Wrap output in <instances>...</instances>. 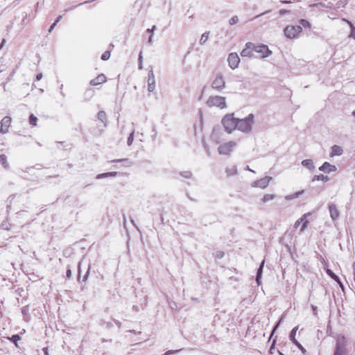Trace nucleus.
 <instances>
[{
    "instance_id": "nucleus-1",
    "label": "nucleus",
    "mask_w": 355,
    "mask_h": 355,
    "mask_svg": "<svg viewBox=\"0 0 355 355\" xmlns=\"http://www.w3.org/2000/svg\"><path fill=\"white\" fill-rule=\"evenodd\" d=\"M254 123V116L253 114H249L243 119H238L236 129L243 133L249 134L252 130V126Z\"/></svg>"
},
{
    "instance_id": "nucleus-2",
    "label": "nucleus",
    "mask_w": 355,
    "mask_h": 355,
    "mask_svg": "<svg viewBox=\"0 0 355 355\" xmlns=\"http://www.w3.org/2000/svg\"><path fill=\"white\" fill-rule=\"evenodd\" d=\"M238 119L235 118L234 114H227L223 116L221 123L224 130L229 134L233 132L236 129Z\"/></svg>"
},
{
    "instance_id": "nucleus-3",
    "label": "nucleus",
    "mask_w": 355,
    "mask_h": 355,
    "mask_svg": "<svg viewBox=\"0 0 355 355\" xmlns=\"http://www.w3.org/2000/svg\"><path fill=\"white\" fill-rule=\"evenodd\" d=\"M206 105L209 107L225 109L227 107L226 98L218 95L210 96L206 101Z\"/></svg>"
},
{
    "instance_id": "nucleus-4",
    "label": "nucleus",
    "mask_w": 355,
    "mask_h": 355,
    "mask_svg": "<svg viewBox=\"0 0 355 355\" xmlns=\"http://www.w3.org/2000/svg\"><path fill=\"white\" fill-rule=\"evenodd\" d=\"M349 344V339L342 334H339L336 338V346L334 352L347 355V347Z\"/></svg>"
},
{
    "instance_id": "nucleus-5",
    "label": "nucleus",
    "mask_w": 355,
    "mask_h": 355,
    "mask_svg": "<svg viewBox=\"0 0 355 355\" xmlns=\"http://www.w3.org/2000/svg\"><path fill=\"white\" fill-rule=\"evenodd\" d=\"M237 146V142L234 141H229L219 145L218 152L220 155H230L232 152Z\"/></svg>"
},
{
    "instance_id": "nucleus-6",
    "label": "nucleus",
    "mask_w": 355,
    "mask_h": 355,
    "mask_svg": "<svg viewBox=\"0 0 355 355\" xmlns=\"http://www.w3.org/2000/svg\"><path fill=\"white\" fill-rule=\"evenodd\" d=\"M211 88L218 91L221 92L226 87V83L224 76L221 73L216 75L211 84Z\"/></svg>"
},
{
    "instance_id": "nucleus-7",
    "label": "nucleus",
    "mask_w": 355,
    "mask_h": 355,
    "mask_svg": "<svg viewBox=\"0 0 355 355\" xmlns=\"http://www.w3.org/2000/svg\"><path fill=\"white\" fill-rule=\"evenodd\" d=\"M302 31V26L300 25L296 26H287L284 30V35L287 38L293 39L296 37Z\"/></svg>"
},
{
    "instance_id": "nucleus-8",
    "label": "nucleus",
    "mask_w": 355,
    "mask_h": 355,
    "mask_svg": "<svg viewBox=\"0 0 355 355\" xmlns=\"http://www.w3.org/2000/svg\"><path fill=\"white\" fill-rule=\"evenodd\" d=\"M272 179V177L266 176L252 182L251 187L254 188H260L261 189H264L268 187Z\"/></svg>"
},
{
    "instance_id": "nucleus-9",
    "label": "nucleus",
    "mask_w": 355,
    "mask_h": 355,
    "mask_svg": "<svg viewBox=\"0 0 355 355\" xmlns=\"http://www.w3.org/2000/svg\"><path fill=\"white\" fill-rule=\"evenodd\" d=\"M254 51L259 53L260 57L262 58H268L272 54V51L268 49V46L264 44L254 45Z\"/></svg>"
},
{
    "instance_id": "nucleus-10",
    "label": "nucleus",
    "mask_w": 355,
    "mask_h": 355,
    "mask_svg": "<svg viewBox=\"0 0 355 355\" xmlns=\"http://www.w3.org/2000/svg\"><path fill=\"white\" fill-rule=\"evenodd\" d=\"M228 64L230 68L234 69L238 67L240 58L236 53H231L228 56Z\"/></svg>"
},
{
    "instance_id": "nucleus-11",
    "label": "nucleus",
    "mask_w": 355,
    "mask_h": 355,
    "mask_svg": "<svg viewBox=\"0 0 355 355\" xmlns=\"http://www.w3.org/2000/svg\"><path fill=\"white\" fill-rule=\"evenodd\" d=\"M156 83L155 78L153 70L148 72V90L149 92H153L155 89Z\"/></svg>"
},
{
    "instance_id": "nucleus-12",
    "label": "nucleus",
    "mask_w": 355,
    "mask_h": 355,
    "mask_svg": "<svg viewBox=\"0 0 355 355\" xmlns=\"http://www.w3.org/2000/svg\"><path fill=\"white\" fill-rule=\"evenodd\" d=\"M254 44L252 42H247L245 44V48L242 50L241 52V55L242 57H252V51H254Z\"/></svg>"
},
{
    "instance_id": "nucleus-13",
    "label": "nucleus",
    "mask_w": 355,
    "mask_h": 355,
    "mask_svg": "<svg viewBox=\"0 0 355 355\" xmlns=\"http://www.w3.org/2000/svg\"><path fill=\"white\" fill-rule=\"evenodd\" d=\"M330 218L333 221H336L340 216V212L334 204H329L328 205Z\"/></svg>"
},
{
    "instance_id": "nucleus-14",
    "label": "nucleus",
    "mask_w": 355,
    "mask_h": 355,
    "mask_svg": "<svg viewBox=\"0 0 355 355\" xmlns=\"http://www.w3.org/2000/svg\"><path fill=\"white\" fill-rule=\"evenodd\" d=\"M319 170L326 173H330L331 172H336L337 167L335 165H332L329 162H325L320 168Z\"/></svg>"
},
{
    "instance_id": "nucleus-15",
    "label": "nucleus",
    "mask_w": 355,
    "mask_h": 355,
    "mask_svg": "<svg viewBox=\"0 0 355 355\" xmlns=\"http://www.w3.org/2000/svg\"><path fill=\"white\" fill-rule=\"evenodd\" d=\"M107 78L105 77V76L103 73L98 75L97 77H96L95 78L92 79L91 81H90V85H93V86H96V85H98L101 83H103L106 81Z\"/></svg>"
},
{
    "instance_id": "nucleus-16",
    "label": "nucleus",
    "mask_w": 355,
    "mask_h": 355,
    "mask_svg": "<svg viewBox=\"0 0 355 355\" xmlns=\"http://www.w3.org/2000/svg\"><path fill=\"white\" fill-rule=\"evenodd\" d=\"M343 153V150L342 147H340L339 146L334 145L331 148V153H330L331 157H334L336 155L339 156V155H341Z\"/></svg>"
},
{
    "instance_id": "nucleus-17",
    "label": "nucleus",
    "mask_w": 355,
    "mask_h": 355,
    "mask_svg": "<svg viewBox=\"0 0 355 355\" xmlns=\"http://www.w3.org/2000/svg\"><path fill=\"white\" fill-rule=\"evenodd\" d=\"M11 122H12V119L8 116H6L4 118H3V119L1 121V125L2 126L3 130H5V128H6V130H7V132H8V128L10 126Z\"/></svg>"
},
{
    "instance_id": "nucleus-18",
    "label": "nucleus",
    "mask_w": 355,
    "mask_h": 355,
    "mask_svg": "<svg viewBox=\"0 0 355 355\" xmlns=\"http://www.w3.org/2000/svg\"><path fill=\"white\" fill-rule=\"evenodd\" d=\"M302 165L311 171H313L315 168V166L312 159H304L302 162Z\"/></svg>"
},
{
    "instance_id": "nucleus-19",
    "label": "nucleus",
    "mask_w": 355,
    "mask_h": 355,
    "mask_svg": "<svg viewBox=\"0 0 355 355\" xmlns=\"http://www.w3.org/2000/svg\"><path fill=\"white\" fill-rule=\"evenodd\" d=\"M263 266H264V261H262V263H261L260 266L259 267V268L257 270L256 282H257L258 286L261 285V276H262Z\"/></svg>"
},
{
    "instance_id": "nucleus-20",
    "label": "nucleus",
    "mask_w": 355,
    "mask_h": 355,
    "mask_svg": "<svg viewBox=\"0 0 355 355\" xmlns=\"http://www.w3.org/2000/svg\"><path fill=\"white\" fill-rule=\"evenodd\" d=\"M311 215V213H306L304 214L300 218H303L304 220L302 221V227L300 228V232H302L306 228L307 224L309 223L307 220V217Z\"/></svg>"
},
{
    "instance_id": "nucleus-21",
    "label": "nucleus",
    "mask_w": 355,
    "mask_h": 355,
    "mask_svg": "<svg viewBox=\"0 0 355 355\" xmlns=\"http://www.w3.org/2000/svg\"><path fill=\"white\" fill-rule=\"evenodd\" d=\"M303 193H304V190H302V191L295 192V193H293V194H291V195H287V196H285V200H288V201L294 200V199L297 198L298 197H300Z\"/></svg>"
},
{
    "instance_id": "nucleus-22",
    "label": "nucleus",
    "mask_w": 355,
    "mask_h": 355,
    "mask_svg": "<svg viewBox=\"0 0 355 355\" xmlns=\"http://www.w3.org/2000/svg\"><path fill=\"white\" fill-rule=\"evenodd\" d=\"M219 133H220V131L216 130H214L211 133V140L214 141L216 144H218L221 140L219 137Z\"/></svg>"
},
{
    "instance_id": "nucleus-23",
    "label": "nucleus",
    "mask_w": 355,
    "mask_h": 355,
    "mask_svg": "<svg viewBox=\"0 0 355 355\" xmlns=\"http://www.w3.org/2000/svg\"><path fill=\"white\" fill-rule=\"evenodd\" d=\"M118 174L117 172H109V173H104L97 175L96 179H102L105 178H109V177H115Z\"/></svg>"
},
{
    "instance_id": "nucleus-24",
    "label": "nucleus",
    "mask_w": 355,
    "mask_h": 355,
    "mask_svg": "<svg viewBox=\"0 0 355 355\" xmlns=\"http://www.w3.org/2000/svg\"><path fill=\"white\" fill-rule=\"evenodd\" d=\"M275 198H276V195H275V194L266 193V194L263 195V196L261 199V201L263 203H266L270 200H274Z\"/></svg>"
},
{
    "instance_id": "nucleus-25",
    "label": "nucleus",
    "mask_w": 355,
    "mask_h": 355,
    "mask_svg": "<svg viewBox=\"0 0 355 355\" xmlns=\"http://www.w3.org/2000/svg\"><path fill=\"white\" fill-rule=\"evenodd\" d=\"M97 118L99 121L104 123L105 126L106 125L107 116L104 111H99L97 114Z\"/></svg>"
},
{
    "instance_id": "nucleus-26",
    "label": "nucleus",
    "mask_w": 355,
    "mask_h": 355,
    "mask_svg": "<svg viewBox=\"0 0 355 355\" xmlns=\"http://www.w3.org/2000/svg\"><path fill=\"white\" fill-rule=\"evenodd\" d=\"M329 178L328 176L324 175H314L312 181H323L324 182L329 181Z\"/></svg>"
},
{
    "instance_id": "nucleus-27",
    "label": "nucleus",
    "mask_w": 355,
    "mask_h": 355,
    "mask_svg": "<svg viewBox=\"0 0 355 355\" xmlns=\"http://www.w3.org/2000/svg\"><path fill=\"white\" fill-rule=\"evenodd\" d=\"M0 164H1L5 168H9L7 157L5 155H0Z\"/></svg>"
},
{
    "instance_id": "nucleus-28",
    "label": "nucleus",
    "mask_w": 355,
    "mask_h": 355,
    "mask_svg": "<svg viewBox=\"0 0 355 355\" xmlns=\"http://www.w3.org/2000/svg\"><path fill=\"white\" fill-rule=\"evenodd\" d=\"M327 273L329 277H331L334 280L338 282L340 286L342 285L339 277L336 275H335L330 269L327 270Z\"/></svg>"
},
{
    "instance_id": "nucleus-29",
    "label": "nucleus",
    "mask_w": 355,
    "mask_h": 355,
    "mask_svg": "<svg viewBox=\"0 0 355 355\" xmlns=\"http://www.w3.org/2000/svg\"><path fill=\"white\" fill-rule=\"evenodd\" d=\"M226 173L228 176L234 175L237 173V168L235 166H232L226 169Z\"/></svg>"
},
{
    "instance_id": "nucleus-30",
    "label": "nucleus",
    "mask_w": 355,
    "mask_h": 355,
    "mask_svg": "<svg viewBox=\"0 0 355 355\" xmlns=\"http://www.w3.org/2000/svg\"><path fill=\"white\" fill-rule=\"evenodd\" d=\"M297 329H298V326H296L292 329V331L290 333V339L293 342V343H294L295 341H297L295 339V335H296V332H297Z\"/></svg>"
},
{
    "instance_id": "nucleus-31",
    "label": "nucleus",
    "mask_w": 355,
    "mask_h": 355,
    "mask_svg": "<svg viewBox=\"0 0 355 355\" xmlns=\"http://www.w3.org/2000/svg\"><path fill=\"white\" fill-rule=\"evenodd\" d=\"M209 32H205L202 35H201V37L200 39V44L201 45H203L204 44H205V42L207 41L208 38H209Z\"/></svg>"
},
{
    "instance_id": "nucleus-32",
    "label": "nucleus",
    "mask_w": 355,
    "mask_h": 355,
    "mask_svg": "<svg viewBox=\"0 0 355 355\" xmlns=\"http://www.w3.org/2000/svg\"><path fill=\"white\" fill-rule=\"evenodd\" d=\"M345 21H346L349 26L351 27V33H350V37L354 38L355 40V27L353 26L352 23L347 19H343Z\"/></svg>"
},
{
    "instance_id": "nucleus-33",
    "label": "nucleus",
    "mask_w": 355,
    "mask_h": 355,
    "mask_svg": "<svg viewBox=\"0 0 355 355\" xmlns=\"http://www.w3.org/2000/svg\"><path fill=\"white\" fill-rule=\"evenodd\" d=\"M37 118L33 114H31L29 116V123L32 126H36L37 122Z\"/></svg>"
},
{
    "instance_id": "nucleus-34",
    "label": "nucleus",
    "mask_w": 355,
    "mask_h": 355,
    "mask_svg": "<svg viewBox=\"0 0 355 355\" xmlns=\"http://www.w3.org/2000/svg\"><path fill=\"white\" fill-rule=\"evenodd\" d=\"M310 8H317L318 9L320 10L321 8H325V3L319 2L316 3H311L309 5Z\"/></svg>"
},
{
    "instance_id": "nucleus-35",
    "label": "nucleus",
    "mask_w": 355,
    "mask_h": 355,
    "mask_svg": "<svg viewBox=\"0 0 355 355\" xmlns=\"http://www.w3.org/2000/svg\"><path fill=\"white\" fill-rule=\"evenodd\" d=\"M180 175L184 178L189 179L192 177V173L189 171H186L181 172Z\"/></svg>"
},
{
    "instance_id": "nucleus-36",
    "label": "nucleus",
    "mask_w": 355,
    "mask_h": 355,
    "mask_svg": "<svg viewBox=\"0 0 355 355\" xmlns=\"http://www.w3.org/2000/svg\"><path fill=\"white\" fill-rule=\"evenodd\" d=\"M134 135H135V131L133 130L129 135L128 139H127V144L128 146H131L132 144V142L134 141Z\"/></svg>"
},
{
    "instance_id": "nucleus-37",
    "label": "nucleus",
    "mask_w": 355,
    "mask_h": 355,
    "mask_svg": "<svg viewBox=\"0 0 355 355\" xmlns=\"http://www.w3.org/2000/svg\"><path fill=\"white\" fill-rule=\"evenodd\" d=\"M300 24L301 26H302L304 28H310L311 27V24L309 23V21H308L306 19H300Z\"/></svg>"
},
{
    "instance_id": "nucleus-38",
    "label": "nucleus",
    "mask_w": 355,
    "mask_h": 355,
    "mask_svg": "<svg viewBox=\"0 0 355 355\" xmlns=\"http://www.w3.org/2000/svg\"><path fill=\"white\" fill-rule=\"evenodd\" d=\"M293 344L295 345H296L300 349V351L302 352V354H306V350L298 341H295Z\"/></svg>"
},
{
    "instance_id": "nucleus-39",
    "label": "nucleus",
    "mask_w": 355,
    "mask_h": 355,
    "mask_svg": "<svg viewBox=\"0 0 355 355\" xmlns=\"http://www.w3.org/2000/svg\"><path fill=\"white\" fill-rule=\"evenodd\" d=\"M110 57V52L109 51H105L102 55H101V59L103 60H107Z\"/></svg>"
},
{
    "instance_id": "nucleus-40",
    "label": "nucleus",
    "mask_w": 355,
    "mask_h": 355,
    "mask_svg": "<svg viewBox=\"0 0 355 355\" xmlns=\"http://www.w3.org/2000/svg\"><path fill=\"white\" fill-rule=\"evenodd\" d=\"M10 340L17 345V343L20 340V336L17 334L13 335Z\"/></svg>"
},
{
    "instance_id": "nucleus-41",
    "label": "nucleus",
    "mask_w": 355,
    "mask_h": 355,
    "mask_svg": "<svg viewBox=\"0 0 355 355\" xmlns=\"http://www.w3.org/2000/svg\"><path fill=\"white\" fill-rule=\"evenodd\" d=\"M239 21V18L237 16H233L230 19V25H234L236 24V23H238Z\"/></svg>"
},
{
    "instance_id": "nucleus-42",
    "label": "nucleus",
    "mask_w": 355,
    "mask_h": 355,
    "mask_svg": "<svg viewBox=\"0 0 355 355\" xmlns=\"http://www.w3.org/2000/svg\"><path fill=\"white\" fill-rule=\"evenodd\" d=\"M138 61H139V69H141L143 68V64H142L143 56H142L141 52L139 53Z\"/></svg>"
},
{
    "instance_id": "nucleus-43",
    "label": "nucleus",
    "mask_w": 355,
    "mask_h": 355,
    "mask_svg": "<svg viewBox=\"0 0 355 355\" xmlns=\"http://www.w3.org/2000/svg\"><path fill=\"white\" fill-rule=\"evenodd\" d=\"M112 163H118V162H129L128 159H113L111 161Z\"/></svg>"
},
{
    "instance_id": "nucleus-44",
    "label": "nucleus",
    "mask_w": 355,
    "mask_h": 355,
    "mask_svg": "<svg viewBox=\"0 0 355 355\" xmlns=\"http://www.w3.org/2000/svg\"><path fill=\"white\" fill-rule=\"evenodd\" d=\"M347 3V0L340 1L336 4L337 8H340L341 6H344Z\"/></svg>"
},
{
    "instance_id": "nucleus-45",
    "label": "nucleus",
    "mask_w": 355,
    "mask_h": 355,
    "mask_svg": "<svg viewBox=\"0 0 355 355\" xmlns=\"http://www.w3.org/2000/svg\"><path fill=\"white\" fill-rule=\"evenodd\" d=\"M304 219L303 218H299L298 220H296V222L294 224V227L295 228H297L298 226L302 224V221Z\"/></svg>"
},
{
    "instance_id": "nucleus-46",
    "label": "nucleus",
    "mask_w": 355,
    "mask_h": 355,
    "mask_svg": "<svg viewBox=\"0 0 355 355\" xmlns=\"http://www.w3.org/2000/svg\"><path fill=\"white\" fill-rule=\"evenodd\" d=\"M29 20H28V15H26V16L23 18L21 21V24L25 26L28 23Z\"/></svg>"
},
{
    "instance_id": "nucleus-47",
    "label": "nucleus",
    "mask_w": 355,
    "mask_h": 355,
    "mask_svg": "<svg viewBox=\"0 0 355 355\" xmlns=\"http://www.w3.org/2000/svg\"><path fill=\"white\" fill-rule=\"evenodd\" d=\"M282 318L280 319V320L276 324V325L274 327L272 331V335L274 334V332L277 330V329L278 328V327L279 326V324H281L282 322Z\"/></svg>"
},
{
    "instance_id": "nucleus-48",
    "label": "nucleus",
    "mask_w": 355,
    "mask_h": 355,
    "mask_svg": "<svg viewBox=\"0 0 355 355\" xmlns=\"http://www.w3.org/2000/svg\"><path fill=\"white\" fill-rule=\"evenodd\" d=\"M155 29H156V26H153V27L151 28H148L146 30V32L148 33H150V35H153V32H154V31Z\"/></svg>"
},
{
    "instance_id": "nucleus-49",
    "label": "nucleus",
    "mask_w": 355,
    "mask_h": 355,
    "mask_svg": "<svg viewBox=\"0 0 355 355\" xmlns=\"http://www.w3.org/2000/svg\"><path fill=\"white\" fill-rule=\"evenodd\" d=\"M89 270H90V266L88 268L86 274L84 276V278H83V281L84 282H85L87 279L89 274Z\"/></svg>"
},
{
    "instance_id": "nucleus-50",
    "label": "nucleus",
    "mask_w": 355,
    "mask_h": 355,
    "mask_svg": "<svg viewBox=\"0 0 355 355\" xmlns=\"http://www.w3.org/2000/svg\"><path fill=\"white\" fill-rule=\"evenodd\" d=\"M326 8H329V9H333L334 8V4L332 3H328L327 4H325V6H324Z\"/></svg>"
},
{
    "instance_id": "nucleus-51",
    "label": "nucleus",
    "mask_w": 355,
    "mask_h": 355,
    "mask_svg": "<svg viewBox=\"0 0 355 355\" xmlns=\"http://www.w3.org/2000/svg\"><path fill=\"white\" fill-rule=\"evenodd\" d=\"M63 87H64V85H63V84H62V85H60V94H61L63 97H64V96H65V94L63 92Z\"/></svg>"
},
{
    "instance_id": "nucleus-52",
    "label": "nucleus",
    "mask_w": 355,
    "mask_h": 355,
    "mask_svg": "<svg viewBox=\"0 0 355 355\" xmlns=\"http://www.w3.org/2000/svg\"><path fill=\"white\" fill-rule=\"evenodd\" d=\"M42 76H43V75H42V73H40L37 74L36 80H40L42 78Z\"/></svg>"
},
{
    "instance_id": "nucleus-53",
    "label": "nucleus",
    "mask_w": 355,
    "mask_h": 355,
    "mask_svg": "<svg viewBox=\"0 0 355 355\" xmlns=\"http://www.w3.org/2000/svg\"><path fill=\"white\" fill-rule=\"evenodd\" d=\"M223 255H224V253L223 252H218L217 254H216L218 258H222L223 257Z\"/></svg>"
},
{
    "instance_id": "nucleus-54",
    "label": "nucleus",
    "mask_w": 355,
    "mask_h": 355,
    "mask_svg": "<svg viewBox=\"0 0 355 355\" xmlns=\"http://www.w3.org/2000/svg\"><path fill=\"white\" fill-rule=\"evenodd\" d=\"M56 26V24L54 22L49 28V32L51 33L53 28H55V26Z\"/></svg>"
},
{
    "instance_id": "nucleus-55",
    "label": "nucleus",
    "mask_w": 355,
    "mask_h": 355,
    "mask_svg": "<svg viewBox=\"0 0 355 355\" xmlns=\"http://www.w3.org/2000/svg\"><path fill=\"white\" fill-rule=\"evenodd\" d=\"M148 42L149 44H153V35H150L148 37Z\"/></svg>"
},
{
    "instance_id": "nucleus-56",
    "label": "nucleus",
    "mask_w": 355,
    "mask_h": 355,
    "mask_svg": "<svg viewBox=\"0 0 355 355\" xmlns=\"http://www.w3.org/2000/svg\"><path fill=\"white\" fill-rule=\"evenodd\" d=\"M0 133H1V134H6L7 133V130L6 129L3 130V128H2L1 125H0Z\"/></svg>"
},
{
    "instance_id": "nucleus-57",
    "label": "nucleus",
    "mask_w": 355,
    "mask_h": 355,
    "mask_svg": "<svg viewBox=\"0 0 355 355\" xmlns=\"http://www.w3.org/2000/svg\"><path fill=\"white\" fill-rule=\"evenodd\" d=\"M270 12V11H269V10H268V11H266V12H263V13H261V14H260V15H256L253 19H257V18H258V17H261V16H262V15H265V14H266V13H268V12Z\"/></svg>"
},
{
    "instance_id": "nucleus-58",
    "label": "nucleus",
    "mask_w": 355,
    "mask_h": 355,
    "mask_svg": "<svg viewBox=\"0 0 355 355\" xmlns=\"http://www.w3.org/2000/svg\"><path fill=\"white\" fill-rule=\"evenodd\" d=\"M67 277L68 278H70L71 277V271L69 269L67 270Z\"/></svg>"
},
{
    "instance_id": "nucleus-59",
    "label": "nucleus",
    "mask_w": 355,
    "mask_h": 355,
    "mask_svg": "<svg viewBox=\"0 0 355 355\" xmlns=\"http://www.w3.org/2000/svg\"><path fill=\"white\" fill-rule=\"evenodd\" d=\"M43 352L44 353V355H49V352H48V348L47 347L43 348Z\"/></svg>"
},
{
    "instance_id": "nucleus-60",
    "label": "nucleus",
    "mask_w": 355,
    "mask_h": 355,
    "mask_svg": "<svg viewBox=\"0 0 355 355\" xmlns=\"http://www.w3.org/2000/svg\"><path fill=\"white\" fill-rule=\"evenodd\" d=\"M287 12H288V10H281L279 11V13H280L281 15H284V14H286V13H287Z\"/></svg>"
},
{
    "instance_id": "nucleus-61",
    "label": "nucleus",
    "mask_w": 355,
    "mask_h": 355,
    "mask_svg": "<svg viewBox=\"0 0 355 355\" xmlns=\"http://www.w3.org/2000/svg\"><path fill=\"white\" fill-rule=\"evenodd\" d=\"M62 17L61 15L58 16V18L56 19V20L55 21V23L57 24V23H58L60 21Z\"/></svg>"
},
{
    "instance_id": "nucleus-62",
    "label": "nucleus",
    "mask_w": 355,
    "mask_h": 355,
    "mask_svg": "<svg viewBox=\"0 0 355 355\" xmlns=\"http://www.w3.org/2000/svg\"><path fill=\"white\" fill-rule=\"evenodd\" d=\"M130 222H131V223H132L135 227H137L136 224H135V220H134L132 218H131V219H130Z\"/></svg>"
},
{
    "instance_id": "nucleus-63",
    "label": "nucleus",
    "mask_w": 355,
    "mask_h": 355,
    "mask_svg": "<svg viewBox=\"0 0 355 355\" xmlns=\"http://www.w3.org/2000/svg\"><path fill=\"white\" fill-rule=\"evenodd\" d=\"M4 42H5V40H3L1 45H0V49L4 45Z\"/></svg>"
},
{
    "instance_id": "nucleus-64",
    "label": "nucleus",
    "mask_w": 355,
    "mask_h": 355,
    "mask_svg": "<svg viewBox=\"0 0 355 355\" xmlns=\"http://www.w3.org/2000/svg\"><path fill=\"white\" fill-rule=\"evenodd\" d=\"M4 42H5V40H3L1 45H0V49L4 45Z\"/></svg>"
}]
</instances>
